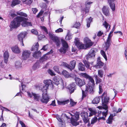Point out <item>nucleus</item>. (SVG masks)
<instances>
[{
    "label": "nucleus",
    "instance_id": "32",
    "mask_svg": "<svg viewBox=\"0 0 127 127\" xmlns=\"http://www.w3.org/2000/svg\"><path fill=\"white\" fill-rule=\"evenodd\" d=\"M83 63L86 66V67L88 68L89 69L90 67V64L91 65H93V62H91L90 63L89 62L87 61L86 60H84L83 61Z\"/></svg>",
    "mask_w": 127,
    "mask_h": 127
},
{
    "label": "nucleus",
    "instance_id": "49",
    "mask_svg": "<svg viewBox=\"0 0 127 127\" xmlns=\"http://www.w3.org/2000/svg\"><path fill=\"white\" fill-rule=\"evenodd\" d=\"M17 14L19 15H21L23 16L24 17H27V15L25 13L22 12H17Z\"/></svg>",
    "mask_w": 127,
    "mask_h": 127
},
{
    "label": "nucleus",
    "instance_id": "5",
    "mask_svg": "<svg viewBox=\"0 0 127 127\" xmlns=\"http://www.w3.org/2000/svg\"><path fill=\"white\" fill-rule=\"evenodd\" d=\"M81 115L83 118V121L85 123H88V126L89 127L91 126V124L93 125L96 123L97 121V118L95 117L92 120L90 124L89 123V119L88 118V113L86 112H82L81 113Z\"/></svg>",
    "mask_w": 127,
    "mask_h": 127
},
{
    "label": "nucleus",
    "instance_id": "10",
    "mask_svg": "<svg viewBox=\"0 0 127 127\" xmlns=\"http://www.w3.org/2000/svg\"><path fill=\"white\" fill-rule=\"evenodd\" d=\"M74 42L75 45L79 49H83L86 48L85 45L82 42H80L79 38H75Z\"/></svg>",
    "mask_w": 127,
    "mask_h": 127
},
{
    "label": "nucleus",
    "instance_id": "24",
    "mask_svg": "<svg viewBox=\"0 0 127 127\" xmlns=\"http://www.w3.org/2000/svg\"><path fill=\"white\" fill-rule=\"evenodd\" d=\"M44 83L45 84V85L47 86L48 87L49 86L51 87L53 86L52 81L50 79L44 80Z\"/></svg>",
    "mask_w": 127,
    "mask_h": 127
},
{
    "label": "nucleus",
    "instance_id": "44",
    "mask_svg": "<svg viewBox=\"0 0 127 127\" xmlns=\"http://www.w3.org/2000/svg\"><path fill=\"white\" fill-rule=\"evenodd\" d=\"M24 3L27 4H31L32 1V0H22Z\"/></svg>",
    "mask_w": 127,
    "mask_h": 127
},
{
    "label": "nucleus",
    "instance_id": "22",
    "mask_svg": "<svg viewBox=\"0 0 127 127\" xmlns=\"http://www.w3.org/2000/svg\"><path fill=\"white\" fill-rule=\"evenodd\" d=\"M3 56L4 63L6 64L8 61V59L9 57L8 51H6L4 53Z\"/></svg>",
    "mask_w": 127,
    "mask_h": 127
},
{
    "label": "nucleus",
    "instance_id": "52",
    "mask_svg": "<svg viewBox=\"0 0 127 127\" xmlns=\"http://www.w3.org/2000/svg\"><path fill=\"white\" fill-rule=\"evenodd\" d=\"M40 28L42 30H43L45 32H46L47 34L48 33V30L47 28L44 26H40Z\"/></svg>",
    "mask_w": 127,
    "mask_h": 127
},
{
    "label": "nucleus",
    "instance_id": "47",
    "mask_svg": "<svg viewBox=\"0 0 127 127\" xmlns=\"http://www.w3.org/2000/svg\"><path fill=\"white\" fill-rule=\"evenodd\" d=\"M80 25L79 22H76L73 26V27L78 29L80 27Z\"/></svg>",
    "mask_w": 127,
    "mask_h": 127
},
{
    "label": "nucleus",
    "instance_id": "40",
    "mask_svg": "<svg viewBox=\"0 0 127 127\" xmlns=\"http://www.w3.org/2000/svg\"><path fill=\"white\" fill-rule=\"evenodd\" d=\"M92 19L91 17H90L88 19L86 20L87 22V27L88 28H89L90 27V23L92 21Z\"/></svg>",
    "mask_w": 127,
    "mask_h": 127
},
{
    "label": "nucleus",
    "instance_id": "36",
    "mask_svg": "<svg viewBox=\"0 0 127 127\" xmlns=\"http://www.w3.org/2000/svg\"><path fill=\"white\" fill-rule=\"evenodd\" d=\"M64 53L68 50V46L67 43L64 40Z\"/></svg>",
    "mask_w": 127,
    "mask_h": 127
},
{
    "label": "nucleus",
    "instance_id": "35",
    "mask_svg": "<svg viewBox=\"0 0 127 127\" xmlns=\"http://www.w3.org/2000/svg\"><path fill=\"white\" fill-rule=\"evenodd\" d=\"M61 41L62 43V47H61L60 49L59 50V51L61 53H64V39L62 38L61 39Z\"/></svg>",
    "mask_w": 127,
    "mask_h": 127
},
{
    "label": "nucleus",
    "instance_id": "29",
    "mask_svg": "<svg viewBox=\"0 0 127 127\" xmlns=\"http://www.w3.org/2000/svg\"><path fill=\"white\" fill-rule=\"evenodd\" d=\"M78 68L80 70L84 71L85 69V66L81 63H79Z\"/></svg>",
    "mask_w": 127,
    "mask_h": 127
},
{
    "label": "nucleus",
    "instance_id": "63",
    "mask_svg": "<svg viewBox=\"0 0 127 127\" xmlns=\"http://www.w3.org/2000/svg\"><path fill=\"white\" fill-rule=\"evenodd\" d=\"M19 122L22 127H26L25 125L22 121H20Z\"/></svg>",
    "mask_w": 127,
    "mask_h": 127
},
{
    "label": "nucleus",
    "instance_id": "33",
    "mask_svg": "<svg viewBox=\"0 0 127 127\" xmlns=\"http://www.w3.org/2000/svg\"><path fill=\"white\" fill-rule=\"evenodd\" d=\"M53 69L54 71L56 72H57L58 74L60 75L64 74L63 72L64 71H63L62 72H61L59 70V67L58 66H55L53 67Z\"/></svg>",
    "mask_w": 127,
    "mask_h": 127
},
{
    "label": "nucleus",
    "instance_id": "20",
    "mask_svg": "<svg viewBox=\"0 0 127 127\" xmlns=\"http://www.w3.org/2000/svg\"><path fill=\"white\" fill-rule=\"evenodd\" d=\"M101 96L102 99L104 98V103H106L108 102L109 98L108 97H107L106 92H104L102 95Z\"/></svg>",
    "mask_w": 127,
    "mask_h": 127
},
{
    "label": "nucleus",
    "instance_id": "56",
    "mask_svg": "<svg viewBox=\"0 0 127 127\" xmlns=\"http://www.w3.org/2000/svg\"><path fill=\"white\" fill-rule=\"evenodd\" d=\"M41 7L42 8V10H45L47 7V6L46 4L44 3H42V6H41Z\"/></svg>",
    "mask_w": 127,
    "mask_h": 127
},
{
    "label": "nucleus",
    "instance_id": "21",
    "mask_svg": "<svg viewBox=\"0 0 127 127\" xmlns=\"http://www.w3.org/2000/svg\"><path fill=\"white\" fill-rule=\"evenodd\" d=\"M56 118L59 122L58 123L59 127H64L62 119L60 117L57 116L56 117Z\"/></svg>",
    "mask_w": 127,
    "mask_h": 127
},
{
    "label": "nucleus",
    "instance_id": "57",
    "mask_svg": "<svg viewBox=\"0 0 127 127\" xmlns=\"http://www.w3.org/2000/svg\"><path fill=\"white\" fill-rule=\"evenodd\" d=\"M26 20L22 21H24V22L22 24V26L25 27H27V25L26 24V21H25L27 20V19L26 18Z\"/></svg>",
    "mask_w": 127,
    "mask_h": 127
},
{
    "label": "nucleus",
    "instance_id": "2",
    "mask_svg": "<svg viewBox=\"0 0 127 127\" xmlns=\"http://www.w3.org/2000/svg\"><path fill=\"white\" fill-rule=\"evenodd\" d=\"M64 115L68 119H70L71 116V122L73 126H76L79 124V123L76 121L79 118V113L76 112L75 114L73 113V114L70 113H66L64 114Z\"/></svg>",
    "mask_w": 127,
    "mask_h": 127
},
{
    "label": "nucleus",
    "instance_id": "38",
    "mask_svg": "<svg viewBox=\"0 0 127 127\" xmlns=\"http://www.w3.org/2000/svg\"><path fill=\"white\" fill-rule=\"evenodd\" d=\"M48 89V87L46 85H43L42 88L41 89V90L43 93H45V92L47 94L46 92L47 90Z\"/></svg>",
    "mask_w": 127,
    "mask_h": 127
},
{
    "label": "nucleus",
    "instance_id": "16",
    "mask_svg": "<svg viewBox=\"0 0 127 127\" xmlns=\"http://www.w3.org/2000/svg\"><path fill=\"white\" fill-rule=\"evenodd\" d=\"M84 41L87 47L92 46L93 43L91 40L87 37H86L84 39Z\"/></svg>",
    "mask_w": 127,
    "mask_h": 127
},
{
    "label": "nucleus",
    "instance_id": "13",
    "mask_svg": "<svg viewBox=\"0 0 127 127\" xmlns=\"http://www.w3.org/2000/svg\"><path fill=\"white\" fill-rule=\"evenodd\" d=\"M26 34V32H22L18 34V39L20 41L21 45L23 46L24 45L23 40V38L25 37Z\"/></svg>",
    "mask_w": 127,
    "mask_h": 127
},
{
    "label": "nucleus",
    "instance_id": "42",
    "mask_svg": "<svg viewBox=\"0 0 127 127\" xmlns=\"http://www.w3.org/2000/svg\"><path fill=\"white\" fill-rule=\"evenodd\" d=\"M20 3V1L19 0H14L12 2V5L14 6L19 4Z\"/></svg>",
    "mask_w": 127,
    "mask_h": 127
},
{
    "label": "nucleus",
    "instance_id": "45",
    "mask_svg": "<svg viewBox=\"0 0 127 127\" xmlns=\"http://www.w3.org/2000/svg\"><path fill=\"white\" fill-rule=\"evenodd\" d=\"M100 53L101 55L105 60L106 61L107 60V58L106 56L105 52L102 50L101 51Z\"/></svg>",
    "mask_w": 127,
    "mask_h": 127
},
{
    "label": "nucleus",
    "instance_id": "15",
    "mask_svg": "<svg viewBox=\"0 0 127 127\" xmlns=\"http://www.w3.org/2000/svg\"><path fill=\"white\" fill-rule=\"evenodd\" d=\"M31 52L30 51L27 50H25L23 51L22 58L24 60L27 59L29 58Z\"/></svg>",
    "mask_w": 127,
    "mask_h": 127
},
{
    "label": "nucleus",
    "instance_id": "18",
    "mask_svg": "<svg viewBox=\"0 0 127 127\" xmlns=\"http://www.w3.org/2000/svg\"><path fill=\"white\" fill-rule=\"evenodd\" d=\"M52 50H51V51L49 52L46 53L45 55H44L42 57L40 60V62L42 63L43 61L46 60L48 58V56H47L49 54L52 53Z\"/></svg>",
    "mask_w": 127,
    "mask_h": 127
},
{
    "label": "nucleus",
    "instance_id": "7",
    "mask_svg": "<svg viewBox=\"0 0 127 127\" xmlns=\"http://www.w3.org/2000/svg\"><path fill=\"white\" fill-rule=\"evenodd\" d=\"M49 35L50 38L53 42H55L57 46L59 47L61 43L59 38L54 34L51 33H49Z\"/></svg>",
    "mask_w": 127,
    "mask_h": 127
},
{
    "label": "nucleus",
    "instance_id": "55",
    "mask_svg": "<svg viewBox=\"0 0 127 127\" xmlns=\"http://www.w3.org/2000/svg\"><path fill=\"white\" fill-rule=\"evenodd\" d=\"M27 94L28 96L30 97H31L34 94L32 92L28 91L27 92Z\"/></svg>",
    "mask_w": 127,
    "mask_h": 127
},
{
    "label": "nucleus",
    "instance_id": "1",
    "mask_svg": "<svg viewBox=\"0 0 127 127\" xmlns=\"http://www.w3.org/2000/svg\"><path fill=\"white\" fill-rule=\"evenodd\" d=\"M75 80L76 83L80 87L82 90V99H83L86 96L85 92L88 91L89 92V88L87 85H85V82L84 80H81L79 78L76 77Z\"/></svg>",
    "mask_w": 127,
    "mask_h": 127
},
{
    "label": "nucleus",
    "instance_id": "60",
    "mask_svg": "<svg viewBox=\"0 0 127 127\" xmlns=\"http://www.w3.org/2000/svg\"><path fill=\"white\" fill-rule=\"evenodd\" d=\"M32 10L34 14H35L38 11L37 9L36 8H32Z\"/></svg>",
    "mask_w": 127,
    "mask_h": 127
},
{
    "label": "nucleus",
    "instance_id": "50",
    "mask_svg": "<svg viewBox=\"0 0 127 127\" xmlns=\"http://www.w3.org/2000/svg\"><path fill=\"white\" fill-rule=\"evenodd\" d=\"M44 12V10L42 9L40 12L38 13V14L36 16L37 17V18H39V17L41 16L43 14V13Z\"/></svg>",
    "mask_w": 127,
    "mask_h": 127
},
{
    "label": "nucleus",
    "instance_id": "39",
    "mask_svg": "<svg viewBox=\"0 0 127 127\" xmlns=\"http://www.w3.org/2000/svg\"><path fill=\"white\" fill-rule=\"evenodd\" d=\"M104 73V72L102 70L100 69L98 71V75L101 78H102L103 77Z\"/></svg>",
    "mask_w": 127,
    "mask_h": 127
},
{
    "label": "nucleus",
    "instance_id": "62",
    "mask_svg": "<svg viewBox=\"0 0 127 127\" xmlns=\"http://www.w3.org/2000/svg\"><path fill=\"white\" fill-rule=\"evenodd\" d=\"M103 25L104 26L106 29L109 26L108 24L106 21L103 24Z\"/></svg>",
    "mask_w": 127,
    "mask_h": 127
},
{
    "label": "nucleus",
    "instance_id": "51",
    "mask_svg": "<svg viewBox=\"0 0 127 127\" xmlns=\"http://www.w3.org/2000/svg\"><path fill=\"white\" fill-rule=\"evenodd\" d=\"M26 86L25 85L23 84V83H21V86H20V91H21V88H22V90H24Z\"/></svg>",
    "mask_w": 127,
    "mask_h": 127
},
{
    "label": "nucleus",
    "instance_id": "61",
    "mask_svg": "<svg viewBox=\"0 0 127 127\" xmlns=\"http://www.w3.org/2000/svg\"><path fill=\"white\" fill-rule=\"evenodd\" d=\"M0 108H1V109L3 110H3V109H4V110L6 111H10V110L9 109L5 107L2 106H0Z\"/></svg>",
    "mask_w": 127,
    "mask_h": 127
},
{
    "label": "nucleus",
    "instance_id": "34",
    "mask_svg": "<svg viewBox=\"0 0 127 127\" xmlns=\"http://www.w3.org/2000/svg\"><path fill=\"white\" fill-rule=\"evenodd\" d=\"M15 66L17 68H20L22 67L21 63L19 61L16 62L15 63Z\"/></svg>",
    "mask_w": 127,
    "mask_h": 127
},
{
    "label": "nucleus",
    "instance_id": "3",
    "mask_svg": "<svg viewBox=\"0 0 127 127\" xmlns=\"http://www.w3.org/2000/svg\"><path fill=\"white\" fill-rule=\"evenodd\" d=\"M26 20V18L23 17H18L14 18V20L11 23L9 27L11 29L12 28H16L18 27L22 21Z\"/></svg>",
    "mask_w": 127,
    "mask_h": 127
},
{
    "label": "nucleus",
    "instance_id": "17",
    "mask_svg": "<svg viewBox=\"0 0 127 127\" xmlns=\"http://www.w3.org/2000/svg\"><path fill=\"white\" fill-rule=\"evenodd\" d=\"M108 2L110 4L111 9L113 11L115 10V3H116L115 0H108Z\"/></svg>",
    "mask_w": 127,
    "mask_h": 127
},
{
    "label": "nucleus",
    "instance_id": "11",
    "mask_svg": "<svg viewBox=\"0 0 127 127\" xmlns=\"http://www.w3.org/2000/svg\"><path fill=\"white\" fill-rule=\"evenodd\" d=\"M76 63V61L75 60L71 61L70 62V66L67 64L64 63V67H66L71 71L75 68Z\"/></svg>",
    "mask_w": 127,
    "mask_h": 127
},
{
    "label": "nucleus",
    "instance_id": "46",
    "mask_svg": "<svg viewBox=\"0 0 127 127\" xmlns=\"http://www.w3.org/2000/svg\"><path fill=\"white\" fill-rule=\"evenodd\" d=\"M34 97V99L36 101H38L40 99V96L38 95H37L35 94L33 95Z\"/></svg>",
    "mask_w": 127,
    "mask_h": 127
},
{
    "label": "nucleus",
    "instance_id": "58",
    "mask_svg": "<svg viewBox=\"0 0 127 127\" xmlns=\"http://www.w3.org/2000/svg\"><path fill=\"white\" fill-rule=\"evenodd\" d=\"M63 31V30L61 28H59L55 31V32L59 33L60 32H62Z\"/></svg>",
    "mask_w": 127,
    "mask_h": 127
},
{
    "label": "nucleus",
    "instance_id": "28",
    "mask_svg": "<svg viewBox=\"0 0 127 127\" xmlns=\"http://www.w3.org/2000/svg\"><path fill=\"white\" fill-rule=\"evenodd\" d=\"M39 46L38 43L36 44L35 45L33 46L31 50L32 51L36 52L38 50V47Z\"/></svg>",
    "mask_w": 127,
    "mask_h": 127
},
{
    "label": "nucleus",
    "instance_id": "6",
    "mask_svg": "<svg viewBox=\"0 0 127 127\" xmlns=\"http://www.w3.org/2000/svg\"><path fill=\"white\" fill-rule=\"evenodd\" d=\"M97 108L100 109H103L105 110L102 113H101V111H100V114L98 113L99 115H98V116H100L101 115L103 116V117H100L98 118L99 120L102 119L105 120V118L108 112V110H107L108 109L107 106L106 104H103L102 106H98Z\"/></svg>",
    "mask_w": 127,
    "mask_h": 127
},
{
    "label": "nucleus",
    "instance_id": "4",
    "mask_svg": "<svg viewBox=\"0 0 127 127\" xmlns=\"http://www.w3.org/2000/svg\"><path fill=\"white\" fill-rule=\"evenodd\" d=\"M81 75L88 79L89 80L88 84V86H89V92L90 93H93L94 91V86L95 85L94 81L93 79L91 76H89L86 73H81Z\"/></svg>",
    "mask_w": 127,
    "mask_h": 127
},
{
    "label": "nucleus",
    "instance_id": "48",
    "mask_svg": "<svg viewBox=\"0 0 127 127\" xmlns=\"http://www.w3.org/2000/svg\"><path fill=\"white\" fill-rule=\"evenodd\" d=\"M31 32L32 33L34 34L35 35H38V33L37 31L34 29H32L31 30Z\"/></svg>",
    "mask_w": 127,
    "mask_h": 127
},
{
    "label": "nucleus",
    "instance_id": "30",
    "mask_svg": "<svg viewBox=\"0 0 127 127\" xmlns=\"http://www.w3.org/2000/svg\"><path fill=\"white\" fill-rule=\"evenodd\" d=\"M115 116V114H112L110 115V116L109 117L108 120L106 121V122L108 124H111L112 123V120H113V117Z\"/></svg>",
    "mask_w": 127,
    "mask_h": 127
},
{
    "label": "nucleus",
    "instance_id": "9",
    "mask_svg": "<svg viewBox=\"0 0 127 127\" xmlns=\"http://www.w3.org/2000/svg\"><path fill=\"white\" fill-rule=\"evenodd\" d=\"M97 51V50L96 48H92L90 52L86 56V59L87 60L94 58L95 56V53Z\"/></svg>",
    "mask_w": 127,
    "mask_h": 127
},
{
    "label": "nucleus",
    "instance_id": "37",
    "mask_svg": "<svg viewBox=\"0 0 127 127\" xmlns=\"http://www.w3.org/2000/svg\"><path fill=\"white\" fill-rule=\"evenodd\" d=\"M72 36L71 34L69 31L66 36L65 39L66 40H68L72 38Z\"/></svg>",
    "mask_w": 127,
    "mask_h": 127
},
{
    "label": "nucleus",
    "instance_id": "59",
    "mask_svg": "<svg viewBox=\"0 0 127 127\" xmlns=\"http://www.w3.org/2000/svg\"><path fill=\"white\" fill-rule=\"evenodd\" d=\"M99 94H101L102 93V92L103 90L102 86H101L100 85H99Z\"/></svg>",
    "mask_w": 127,
    "mask_h": 127
},
{
    "label": "nucleus",
    "instance_id": "25",
    "mask_svg": "<svg viewBox=\"0 0 127 127\" xmlns=\"http://www.w3.org/2000/svg\"><path fill=\"white\" fill-rule=\"evenodd\" d=\"M97 63L95 67L98 68H100L104 65V63L102 62L100 60V59H98Z\"/></svg>",
    "mask_w": 127,
    "mask_h": 127
},
{
    "label": "nucleus",
    "instance_id": "64",
    "mask_svg": "<svg viewBox=\"0 0 127 127\" xmlns=\"http://www.w3.org/2000/svg\"><path fill=\"white\" fill-rule=\"evenodd\" d=\"M90 9L89 7H86V8L85 10V13H88L89 12V10Z\"/></svg>",
    "mask_w": 127,
    "mask_h": 127
},
{
    "label": "nucleus",
    "instance_id": "27",
    "mask_svg": "<svg viewBox=\"0 0 127 127\" xmlns=\"http://www.w3.org/2000/svg\"><path fill=\"white\" fill-rule=\"evenodd\" d=\"M102 11L104 14L106 15L107 16L109 14V10L108 7H104L102 9Z\"/></svg>",
    "mask_w": 127,
    "mask_h": 127
},
{
    "label": "nucleus",
    "instance_id": "14",
    "mask_svg": "<svg viewBox=\"0 0 127 127\" xmlns=\"http://www.w3.org/2000/svg\"><path fill=\"white\" fill-rule=\"evenodd\" d=\"M76 86V83L75 82H72L67 87L66 85H65V87L66 88H68L70 90V94L73 93L75 90V87Z\"/></svg>",
    "mask_w": 127,
    "mask_h": 127
},
{
    "label": "nucleus",
    "instance_id": "53",
    "mask_svg": "<svg viewBox=\"0 0 127 127\" xmlns=\"http://www.w3.org/2000/svg\"><path fill=\"white\" fill-rule=\"evenodd\" d=\"M48 72L49 74L52 76L55 75L54 72L51 70L48 69Z\"/></svg>",
    "mask_w": 127,
    "mask_h": 127
},
{
    "label": "nucleus",
    "instance_id": "26",
    "mask_svg": "<svg viewBox=\"0 0 127 127\" xmlns=\"http://www.w3.org/2000/svg\"><path fill=\"white\" fill-rule=\"evenodd\" d=\"M89 110L90 112L89 113L90 114L89 115V117H91L93 115H95L96 113V111L94 109L89 108Z\"/></svg>",
    "mask_w": 127,
    "mask_h": 127
},
{
    "label": "nucleus",
    "instance_id": "31",
    "mask_svg": "<svg viewBox=\"0 0 127 127\" xmlns=\"http://www.w3.org/2000/svg\"><path fill=\"white\" fill-rule=\"evenodd\" d=\"M100 97L99 96H97L95 97L93 100L92 102L94 104H97L99 102Z\"/></svg>",
    "mask_w": 127,
    "mask_h": 127
},
{
    "label": "nucleus",
    "instance_id": "54",
    "mask_svg": "<svg viewBox=\"0 0 127 127\" xmlns=\"http://www.w3.org/2000/svg\"><path fill=\"white\" fill-rule=\"evenodd\" d=\"M76 103V102L74 101L72 99H70V104L71 106H72L75 105Z\"/></svg>",
    "mask_w": 127,
    "mask_h": 127
},
{
    "label": "nucleus",
    "instance_id": "8",
    "mask_svg": "<svg viewBox=\"0 0 127 127\" xmlns=\"http://www.w3.org/2000/svg\"><path fill=\"white\" fill-rule=\"evenodd\" d=\"M113 32L111 31L108 35L106 41L105 43V46L104 47L105 51H107L109 48L111 44V38L112 36V33Z\"/></svg>",
    "mask_w": 127,
    "mask_h": 127
},
{
    "label": "nucleus",
    "instance_id": "43",
    "mask_svg": "<svg viewBox=\"0 0 127 127\" xmlns=\"http://www.w3.org/2000/svg\"><path fill=\"white\" fill-rule=\"evenodd\" d=\"M41 53L40 51H38L37 52H36L33 54V56L35 58H37L38 57L40 56Z\"/></svg>",
    "mask_w": 127,
    "mask_h": 127
},
{
    "label": "nucleus",
    "instance_id": "41",
    "mask_svg": "<svg viewBox=\"0 0 127 127\" xmlns=\"http://www.w3.org/2000/svg\"><path fill=\"white\" fill-rule=\"evenodd\" d=\"M64 76L66 78L70 77V75L66 71L64 70Z\"/></svg>",
    "mask_w": 127,
    "mask_h": 127
},
{
    "label": "nucleus",
    "instance_id": "23",
    "mask_svg": "<svg viewBox=\"0 0 127 127\" xmlns=\"http://www.w3.org/2000/svg\"><path fill=\"white\" fill-rule=\"evenodd\" d=\"M55 83L57 85H58L61 82L62 79L61 78L58 77H55L53 78Z\"/></svg>",
    "mask_w": 127,
    "mask_h": 127
},
{
    "label": "nucleus",
    "instance_id": "12",
    "mask_svg": "<svg viewBox=\"0 0 127 127\" xmlns=\"http://www.w3.org/2000/svg\"><path fill=\"white\" fill-rule=\"evenodd\" d=\"M50 98L48 96V95L46 94L43 93L42 98L40 99V101L43 103L47 104L49 101Z\"/></svg>",
    "mask_w": 127,
    "mask_h": 127
},
{
    "label": "nucleus",
    "instance_id": "19",
    "mask_svg": "<svg viewBox=\"0 0 127 127\" xmlns=\"http://www.w3.org/2000/svg\"><path fill=\"white\" fill-rule=\"evenodd\" d=\"M12 51L16 54H19L21 52V51L19 47L17 46H16L11 47Z\"/></svg>",
    "mask_w": 127,
    "mask_h": 127
}]
</instances>
